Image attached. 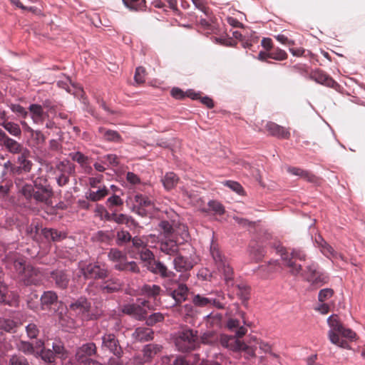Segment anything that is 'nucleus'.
Instances as JSON below:
<instances>
[{"label": "nucleus", "mask_w": 365, "mask_h": 365, "mask_svg": "<svg viewBox=\"0 0 365 365\" xmlns=\"http://www.w3.org/2000/svg\"><path fill=\"white\" fill-rule=\"evenodd\" d=\"M160 250L166 255L176 256L178 254L179 247L175 241L168 240L160 243Z\"/></svg>", "instance_id": "26"}, {"label": "nucleus", "mask_w": 365, "mask_h": 365, "mask_svg": "<svg viewBox=\"0 0 365 365\" xmlns=\"http://www.w3.org/2000/svg\"><path fill=\"white\" fill-rule=\"evenodd\" d=\"M114 269L120 272H130L133 274H139L140 267L135 261L128 262L127 259L123 264H115Z\"/></svg>", "instance_id": "29"}, {"label": "nucleus", "mask_w": 365, "mask_h": 365, "mask_svg": "<svg viewBox=\"0 0 365 365\" xmlns=\"http://www.w3.org/2000/svg\"><path fill=\"white\" fill-rule=\"evenodd\" d=\"M108 192L107 187L103 186V187L98 189L97 191L90 190L86 193V198L93 202H97L108 195Z\"/></svg>", "instance_id": "39"}, {"label": "nucleus", "mask_w": 365, "mask_h": 365, "mask_svg": "<svg viewBox=\"0 0 365 365\" xmlns=\"http://www.w3.org/2000/svg\"><path fill=\"white\" fill-rule=\"evenodd\" d=\"M328 324L331 328L329 331L339 332L342 329L343 325L339 322L337 315H331L327 319Z\"/></svg>", "instance_id": "57"}, {"label": "nucleus", "mask_w": 365, "mask_h": 365, "mask_svg": "<svg viewBox=\"0 0 365 365\" xmlns=\"http://www.w3.org/2000/svg\"><path fill=\"white\" fill-rule=\"evenodd\" d=\"M339 334L337 331H329L328 337L331 342L334 344L339 346V347L344 349H350V346L348 342L344 339H341L339 338Z\"/></svg>", "instance_id": "43"}, {"label": "nucleus", "mask_w": 365, "mask_h": 365, "mask_svg": "<svg viewBox=\"0 0 365 365\" xmlns=\"http://www.w3.org/2000/svg\"><path fill=\"white\" fill-rule=\"evenodd\" d=\"M163 350V346L158 344H149L144 346L142 351L145 359L150 361L157 354Z\"/></svg>", "instance_id": "28"}, {"label": "nucleus", "mask_w": 365, "mask_h": 365, "mask_svg": "<svg viewBox=\"0 0 365 365\" xmlns=\"http://www.w3.org/2000/svg\"><path fill=\"white\" fill-rule=\"evenodd\" d=\"M135 202L140 207H149L153 205L152 200L147 196L142 194H138L135 196Z\"/></svg>", "instance_id": "56"}, {"label": "nucleus", "mask_w": 365, "mask_h": 365, "mask_svg": "<svg viewBox=\"0 0 365 365\" xmlns=\"http://www.w3.org/2000/svg\"><path fill=\"white\" fill-rule=\"evenodd\" d=\"M140 259L145 263V266L148 267L150 263L155 260V255L152 251L145 247L139 252Z\"/></svg>", "instance_id": "46"}, {"label": "nucleus", "mask_w": 365, "mask_h": 365, "mask_svg": "<svg viewBox=\"0 0 365 365\" xmlns=\"http://www.w3.org/2000/svg\"><path fill=\"white\" fill-rule=\"evenodd\" d=\"M97 353V347L95 343L88 342L77 348L75 354L76 361L81 364H86L91 360V357Z\"/></svg>", "instance_id": "6"}, {"label": "nucleus", "mask_w": 365, "mask_h": 365, "mask_svg": "<svg viewBox=\"0 0 365 365\" xmlns=\"http://www.w3.org/2000/svg\"><path fill=\"white\" fill-rule=\"evenodd\" d=\"M81 273L86 279H103L108 276V269L98 264H88L81 267Z\"/></svg>", "instance_id": "7"}, {"label": "nucleus", "mask_w": 365, "mask_h": 365, "mask_svg": "<svg viewBox=\"0 0 365 365\" xmlns=\"http://www.w3.org/2000/svg\"><path fill=\"white\" fill-rule=\"evenodd\" d=\"M69 155L73 161H76L78 163H79L82 168H85V170L88 169V172H90V170H92L91 167H89L88 165V157L86 156L85 155H83L82 153L75 152V153H70Z\"/></svg>", "instance_id": "42"}, {"label": "nucleus", "mask_w": 365, "mask_h": 365, "mask_svg": "<svg viewBox=\"0 0 365 365\" xmlns=\"http://www.w3.org/2000/svg\"><path fill=\"white\" fill-rule=\"evenodd\" d=\"M99 135L105 141L113 142V143H122L123 138L118 132L106 129L104 127H99L98 129Z\"/></svg>", "instance_id": "22"}, {"label": "nucleus", "mask_w": 365, "mask_h": 365, "mask_svg": "<svg viewBox=\"0 0 365 365\" xmlns=\"http://www.w3.org/2000/svg\"><path fill=\"white\" fill-rule=\"evenodd\" d=\"M165 286L169 294L175 300V305L180 304L187 299L188 288L185 284L179 283L176 279L173 278L172 281L166 282Z\"/></svg>", "instance_id": "4"}, {"label": "nucleus", "mask_w": 365, "mask_h": 365, "mask_svg": "<svg viewBox=\"0 0 365 365\" xmlns=\"http://www.w3.org/2000/svg\"><path fill=\"white\" fill-rule=\"evenodd\" d=\"M101 349L108 351L115 356H123V350L114 334L106 333L102 336Z\"/></svg>", "instance_id": "5"}, {"label": "nucleus", "mask_w": 365, "mask_h": 365, "mask_svg": "<svg viewBox=\"0 0 365 365\" xmlns=\"http://www.w3.org/2000/svg\"><path fill=\"white\" fill-rule=\"evenodd\" d=\"M334 293V290L331 288L321 289L318 295L319 301L321 302L327 301L333 296Z\"/></svg>", "instance_id": "62"}, {"label": "nucleus", "mask_w": 365, "mask_h": 365, "mask_svg": "<svg viewBox=\"0 0 365 365\" xmlns=\"http://www.w3.org/2000/svg\"><path fill=\"white\" fill-rule=\"evenodd\" d=\"M0 126L4 128V129L11 136L19 139L21 138L22 131L18 123L9 121L7 118L2 117L0 119Z\"/></svg>", "instance_id": "21"}, {"label": "nucleus", "mask_w": 365, "mask_h": 365, "mask_svg": "<svg viewBox=\"0 0 365 365\" xmlns=\"http://www.w3.org/2000/svg\"><path fill=\"white\" fill-rule=\"evenodd\" d=\"M287 170L289 173L294 175L299 176L309 182H314L315 180V176L314 175L301 168L295 167H289Z\"/></svg>", "instance_id": "41"}, {"label": "nucleus", "mask_w": 365, "mask_h": 365, "mask_svg": "<svg viewBox=\"0 0 365 365\" xmlns=\"http://www.w3.org/2000/svg\"><path fill=\"white\" fill-rule=\"evenodd\" d=\"M165 319V315L160 312H155L149 317H146L145 324L148 327H153L157 323L162 322Z\"/></svg>", "instance_id": "51"}, {"label": "nucleus", "mask_w": 365, "mask_h": 365, "mask_svg": "<svg viewBox=\"0 0 365 365\" xmlns=\"http://www.w3.org/2000/svg\"><path fill=\"white\" fill-rule=\"evenodd\" d=\"M56 169L60 174L72 175L75 173V165L67 160L58 163Z\"/></svg>", "instance_id": "35"}, {"label": "nucleus", "mask_w": 365, "mask_h": 365, "mask_svg": "<svg viewBox=\"0 0 365 365\" xmlns=\"http://www.w3.org/2000/svg\"><path fill=\"white\" fill-rule=\"evenodd\" d=\"M108 257L115 264H123L127 259V255L117 248H111L108 252Z\"/></svg>", "instance_id": "34"}, {"label": "nucleus", "mask_w": 365, "mask_h": 365, "mask_svg": "<svg viewBox=\"0 0 365 365\" xmlns=\"http://www.w3.org/2000/svg\"><path fill=\"white\" fill-rule=\"evenodd\" d=\"M146 71L143 66H138L135 69L134 80L136 83L142 84L145 81Z\"/></svg>", "instance_id": "59"}, {"label": "nucleus", "mask_w": 365, "mask_h": 365, "mask_svg": "<svg viewBox=\"0 0 365 365\" xmlns=\"http://www.w3.org/2000/svg\"><path fill=\"white\" fill-rule=\"evenodd\" d=\"M164 187L170 190L174 188L179 181V178L173 172H168L165 173L161 180Z\"/></svg>", "instance_id": "33"}, {"label": "nucleus", "mask_w": 365, "mask_h": 365, "mask_svg": "<svg viewBox=\"0 0 365 365\" xmlns=\"http://www.w3.org/2000/svg\"><path fill=\"white\" fill-rule=\"evenodd\" d=\"M91 302L85 297H81L69 304V309L86 319H91Z\"/></svg>", "instance_id": "8"}, {"label": "nucleus", "mask_w": 365, "mask_h": 365, "mask_svg": "<svg viewBox=\"0 0 365 365\" xmlns=\"http://www.w3.org/2000/svg\"><path fill=\"white\" fill-rule=\"evenodd\" d=\"M153 336L154 331L148 327H138L132 334L133 338L140 342L150 341Z\"/></svg>", "instance_id": "23"}, {"label": "nucleus", "mask_w": 365, "mask_h": 365, "mask_svg": "<svg viewBox=\"0 0 365 365\" xmlns=\"http://www.w3.org/2000/svg\"><path fill=\"white\" fill-rule=\"evenodd\" d=\"M29 110L32 113V119L33 120L38 123V122L42 121L43 110L42 106L38 104H31L29 106Z\"/></svg>", "instance_id": "44"}, {"label": "nucleus", "mask_w": 365, "mask_h": 365, "mask_svg": "<svg viewBox=\"0 0 365 365\" xmlns=\"http://www.w3.org/2000/svg\"><path fill=\"white\" fill-rule=\"evenodd\" d=\"M17 322L11 319L0 317V329L9 333H16Z\"/></svg>", "instance_id": "37"}, {"label": "nucleus", "mask_w": 365, "mask_h": 365, "mask_svg": "<svg viewBox=\"0 0 365 365\" xmlns=\"http://www.w3.org/2000/svg\"><path fill=\"white\" fill-rule=\"evenodd\" d=\"M41 234L47 240H51L53 242L60 241L66 237L63 232L52 228L42 229Z\"/></svg>", "instance_id": "31"}, {"label": "nucleus", "mask_w": 365, "mask_h": 365, "mask_svg": "<svg viewBox=\"0 0 365 365\" xmlns=\"http://www.w3.org/2000/svg\"><path fill=\"white\" fill-rule=\"evenodd\" d=\"M34 187L36 188V191L42 190L43 188H51V186L47 183L46 178H37L33 181Z\"/></svg>", "instance_id": "60"}, {"label": "nucleus", "mask_w": 365, "mask_h": 365, "mask_svg": "<svg viewBox=\"0 0 365 365\" xmlns=\"http://www.w3.org/2000/svg\"><path fill=\"white\" fill-rule=\"evenodd\" d=\"M329 277L327 274L318 272L314 277H308L307 282L315 287H319L329 282Z\"/></svg>", "instance_id": "36"}, {"label": "nucleus", "mask_w": 365, "mask_h": 365, "mask_svg": "<svg viewBox=\"0 0 365 365\" xmlns=\"http://www.w3.org/2000/svg\"><path fill=\"white\" fill-rule=\"evenodd\" d=\"M8 263L10 266H12L14 269L20 277L24 270L28 267L26 264V260L24 257L19 255H14L8 259Z\"/></svg>", "instance_id": "25"}, {"label": "nucleus", "mask_w": 365, "mask_h": 365, "mask_svg": "<svg viewBox=\"0 0 365 365\" xmlns=\"http://www.w3.org/2000/svg\"><path fill=\"white\" fill-rule=\"evenodd\" d=\"M58 295L53 291L44 292L40 298L41 309H50L52 305L58 303Z\"/></svg>", "instance_id": "24"}, {"label": "nucleus", "mask_w": 365, "mask_h": 365, "mask_svg": "<svg viewBox=\"0 0 365 365\" xmlns=\"http://www.w3.org/2000/svg\"><path fill=\"white\" fill-rule=\"evenodd\" d=\"M17 349L25 354H31L36 356V351L33 344L26 341H20L17 344Z\"/></svg>", "instance_id": "45"}, {"label": "nucleus", "mask_w": 365, "mask_h": 365, "mask_svg": "<svg viewBox=\"0 0 365 365\" xmlns=\"http://www.w3.org/2000/svg\"><path fill=\"white\" fill-rule=\"evenodd\" d=\"M125 6L130 10L144 11L146 7L145 0H122Z\"/></svg>", "instance_id": "40"}, {"label": "nucleus", "mask_w": 365, "mask_h": 365, "mask_svg": "<svg viewBox=\"0 0 365 365\" xmlns=\"http://www.w3.org/2000/svg\"><path fill=\"white\" fill-rule=\"evenodd\" d=\"M52 351L56 354V357L65 359L68 356V352L61 342L53 343Z\"/></svg>", "instance_id": "52"}, {"label": "nucleus", "mask_w": 365, "mask_h": 365, "mask_svg": "<svg viewBox=\"0 0 365 365\" xmlns=\"http://www.w3.org/2000/svg\"><path fill=\"white\" fill-rule=\"evenodd\" d=\"M210 253L217 269L220 272L222 273L224 279L227 284H229L232 279V268L230 266L227 259L222 255L218 245L214 242H212L210 245Z\"/></svg>", "instance_id": "3"}, {"label": "nucleus", "mask_w": 365, "mask_h": 365, "mask_svg": "<svg viewBox=\"0 0 365 365\" xmlns=\"http://www.w3.org/2000/svg\"><path fill=\"white\" fill-rule=\"evenodd\" d=\"M50 278L57 288L65 289L68 287L70 277L68 273L61 269H56L50 273Z\"/></svg>", "instance_id": "17"}, {"label": "nucleus", "mask_w": 365, "mask_h": 365, "mask_svg": "<svg viewBox=\"0 0 365 365\" xmlns=\"http://www.w3.org/2000/svg\"><path fill=\"white\" fill-rule=\"evenodd\" d=\"M142 293L148 297L156 298L161 292V288L157 284H144L141 288Z\"/></svg>", "instance_id": "38"}, {"label": "nucleus", "mask_w": 365, "mask_h": 365, "mask_svg": "<svg viewBox=\"0 0 365 365\" xmlns=\"http://www.w3.org/2000/svg\"><path fill=\"white\" fill-rule=\"evenodd\" d=\"M223 346L230 348L233 350H243L247 356L254 357L255 356V349L252 346H247L245 343L240 341L235 337H229L227 339H223L222 340Z\"/></svg>", "instance_id": "12"}, {"label": "nucleus", "mask_w": 365, "mask_h": 365, "mask_svg": "<svg viewBox=\"0 0 365 365\" xmlns=\"http://www.w3.org/2000/svg\"><path fill=\"white\" fill-rule=\"evenodd\" d=\"M19 277L26 286L38 285L42 281V275L38 269L29 264Z\"/></svg>", "instance_id": "9"}, {"label": "nucleus", "mask_w": 365, "mask_h": 365, "mask_svg": "<svg viewBox=\"0 0 365 365\" xmlns=\"http://www.w3.org/2000/svg\"><path fill=\"white\" fill-rule=\"evenodd\" d=\"M0 146L4 147L12 154H20L23 150V145L15 139L10 138L1 128H0Z\"/></svg>", "instance_id": "11"}, {"label": "nucleus", "mask_w": 365, "mask_h": 365, "mask_svg": "<svg viewBox=\"0 0 365 365\" xmlns=\"http://www.w3.org/2000/svg\"><path fill=\"white\" fill-rule=\"evenodd\" d=\"M29 153L28 150L23 148V150L20 153L21 155L17 158V162L24 173H29L33 166L32 162L27 158Z\"/></svg>", "instance_id": "32"}, {"label": "nucleus", "mask_w": 365, "mask_h": 365, "mask_svg": "<svg viewBox=\"0 0 365 365\" xmlns=\"http://www.w3.org/2000/svg\"><path fill=\"white\" fill-rule=\"evenodd\" d=\"M14 183L18 193L24 197L27 201H31L34 195V187L33 185L27 183L21 177H16Z\"/></svg>", "instance_id": "14"}, {"label": "nucleus", "mask_w": 365, "mask_h": 365, "mask_svg": "<svg viewBox=\"0 0 365 365\" xmlns=\"http://www.w3.org/2000/svg\"><path fill=\"white\" fill-rule=\"evenodd\" d=\"M192 302L195 307H210L212 306L220 309L225 308L224 304L216 299L207 297L200 294H193Z\"/></svg>", "instance_id": "16"}, {"label": "nucleus", "mask_w": 365, "mask_h": 365, "mask_svg": "<svg viewBox=\"0 0 365 365\" xmlns=\"http://www.w3.org/2000/svg\"><path fill=\"white\" fill-rule=\"evenodd\" d=\"M174 268L178 272H187L192 269L195 262L189 257L178 254L173 259Z\"/></svg>", "instance_id": "19"}, {"label": "nucleus", "mask_w": 365, "mask_h": 365, "mask_svg": "<svg viewBox=\"0 0 365 365\" xmlns=\"http://www.w3.org/2000/svg\"><path fill=\"white\" fill-rule=\"evenodd\" d=\"M148 271L154 274L159 275L161 278L168 279L172 281L175 277V274L169 270L167 266L159 260L153 261L150 265L146 267Z\"/></svg>", "instance_id": "13"}, {"label": "nucleus", "mask_w": 365, "mask_h": 365, "mask_svg": "<svg viewBox=\"0 0 365 365\" xmlns=\"http://www.w3.org/2000/svg\"><path fill=\"white\" fill-rule=\"evenodd\" d=\"M159 227L165 237H169L173 232V227L168 221H161Z\"/></svg>", "instance_id": "64"}, {"label": "nucleus", "mask_w": 365, "mask_h": 365, "mask_svg": "<svg viewBox=\"0 0 365 365\" xmlns=\"http://www.w3.org/2000/svg\"><path fill=\"white\" fill-rule=\"evenodd\" d=\"M99 289L104 294L113 293L121 289V283L118 279H110L102 283Z\"/></svg>", "instance_id": "27"}, {"label": "nucleus", "mask_w": 365, "mask_h": 365, "mask_svg": "<svg viewBox=\"0 0 365 365\" xmlns=\"http://www.w3.org/2000/svg\"><path fill=\"white\" fill-rule=\"evenodd\" d=\"M282 259L285 267L289 268V272L294 276H298L302 270V264L297 261H305L306 254L300 250L293 249L290 252L286 251L282 253Z\"/></svg>", "instance_id": "1"}, {"label": "nucleus", "mask_w": 365, "mask_h": 365, "mask_svg": "<svg viewBox=\"0 0 365 365\" xmlns=\"http://www.w3.org/2000/svg\"><path fill=\"white\" fill-rule=\"evenodd\" d=\"M250 253L254 259L259 261L264 256L265 251L262 246L255 244L250 247Z\"/></svg>", "instance_id": "48"}, {"label": "nucleus", "mask_w": 365, "mask_h": 365, "mask_svg": "<svg viewBox=\"0 0 365 365\" xmlns=\"http://www.w3.org/2000/svg\"><path fill=\"white\" fill-rule=\"evenodd\" d=\"M237 294L242 299L247 300L250 296V288L245 284H239L236 286Z\"/></svg>", "instance_id": "58"}, {"label": "nucleus", "mask_w": 365, "mask_h": 365, "mask_svg": "<svg viewBox=\"0 0 365 365\" xmlns=\"http://www.w3.org/2000/svg\"><path fill=\"white\" fill-rule=\"evenodd\" d=\"M207 323L210 324V325L212 327H220V322L222 320V314H213L212 313L208 314L207 317Z\"/></svg>", "instance_id": "61"}, {"label": "nucleus", "mask_w": 365, "mask_h": 365, "mask_svg": "<svg viewBox=\"0 0 365 365\" xmlns=\"http://www.w3.org/2000/svg\"><path fill=\"white\" fill-rule=\"evenodd\" d=\"M131 239V235L126 230H121L116 233V244L119 246L130 242Z\"/></svg>", "instance_id": "49"}, {"label": "nucleus", "mask_w": 365, "mask_h": 365, "mask_svg": "<svg viewBox=\"0 0 365 365\" xmlns=\"http://www.w3.org/2000/svg\"><path fill=\"white\" fill-rule=\"evenodd\" d=\"M197 331L192 329H185L178 332L175 339V344L178 351L187 352L195 349L197 345Z\"/></svg>", "instance_id": "2"}, {"label": "nucleus", "mask_w": 365, "mask_h": 365, "mask_svg": "<svg viewBox=\"0 0 365 365\" xmlns=\"http://www.w3.org/2000/svg\"><path fill=\"white\" fill-rule=\"evenodd\" d=\"M265 128L272 136L283 139H289L290 137L289 129L274 122H268L265 125Z\"/></svg>", "instance_id": "18"}, {"label": "nucleus", "mask_w": 365, "mask_h": 365, "mask_svg": "<svg viewBox=\"0 0 365 365\" xmlns=\"http://www.w3.org/2000/svg\"><path fill=\"white\" fill-rule=\"evenodd\" d=\"M200 340L204 344H212L217 341V336L215 332L208 331L200 336Z\"/></svg>", "instance_id": "50"}, {"label": "nucleus", "mask_w": 365, "mask_h": 365, "mask_svg": "<svg viewBox=\"0 0 365 365\" xmlns=\"http://www.w3.org/2000/svg\"><path fill=\"white\" fill-rule=\"evenodd\" d=\"M53 196V191L52 187L43 188L42 190L34 191L33 199L37 203H43L45 205L51 206Z\"/></svg>", "instance_id": "20"}, {"label": "nucleus", "mask_w": 365, "mask_h": 365, "mask_svg": "<svg viewBox=\"0 0 365 365\" xmlns=\"http://www.w3.org/2000/svg\"><path fill=\"white\" fill-rule=\"evenodd\" d=\"M317 269L318 265L315 262H311L306 266L304 271H301L299 275L304 277L307 281L308 277H314V275L317 274V272H319Z\"/></svg>", "instance_id": "47"}, {"label": "nucleus", "mask_w": 365, "mask_h": 365, "mask_svg": "<svg viewBox=\"0 0 365 365\" xmlns=\"http://www.w3.org/2000/svg\"><path fill=\"white\" fill-rule=\"evenodd\" d=\"M3 271L0 268V303L8 304L9 300L6 297L7 287L3 282Z\"/></svg>", "instance_id": "54"}, {"label": "nucleus", "mask_w": 365, "mask_h": 365, "mask_svg": "<svg viewBox=\"0 0 365 365\" xmlns=\"http://www.w3.org/2000/svg\"><path fill=\"white\" fill-rule=\"evenodd\" d=\"M269 58L276 61H283L287 58V53L279 48H272L269 51Z\"/></svg>", "instance_id": "53"}, {"label": "nucleus", "mask_w": 365, "mask_h": 365, "mask_svg": "<svg viewBox=\"0 0 365 365\" xmlns=\"http://www.w3.org/2000/svg\"><path fill=\"white\" fill-rule=\"evenodd\" d=\"M26 332L30 339H36L39 334L38 327L34 323H29L26 326Z\"/></svg>", "instance_id": "55"}, {"label": "nucleus", "mask_w": 365, "mask_h": 365, "mask_svg": "<svg viewBox=\"0 0 365 365\" xmlns=\"http://www.w3.org/2000/svg\"><path fill=\"white\" fill-rule=\"evenodd\" d=\"M9 365H30L26 359L21 356L12 355L9 361Z\"/></svg>", "instance_id": "63"}, {"label": "nucleus", "mask_w": 365, "mask_h": 365, "mask_svg": "<svg viewBox=\"0 0 365 365\" xmlns=\"http://www.w3.org/2000/svg\"><path fill=\"white\" fill-rule=\"evenodd\" d=\"M309 78L318 83L334 89H337V88L339 87L337 82L328 76L325 72L319 69L312 71L309 74Z\"/></svg>", "instance_id": "15"}, {"label": "nucleus", "mask_w": 365, "mask_h": 365, "mask_svg": "<svg viewBox=\"0 0 365 365\" xmlns=\"http://www.w3.org/2000/svg\"><path fill=\"white\" fill-rule=\"evenodd\" d=\"M148 304V301H143L140 304H125L122 308V312L134 317L135 319L142 321L146 319L147 311L143 308Z\"/></svg>", "instance_id": "10"}, {"label": "nucleus", "mask_w": 365, "mask_h": 365, "mask_svg": "<svg viewBox=\"0 0 365 365\" xmlns=\"http://www.w3.org/2000/svg\"><path fill=\"white\" fill-rule=\"evenodd\" d=\"M36 357H40L48 365H55L56 354L51 349H41L36 351Z\"/></svg>", "instance_id": "30"}]
</instances>
